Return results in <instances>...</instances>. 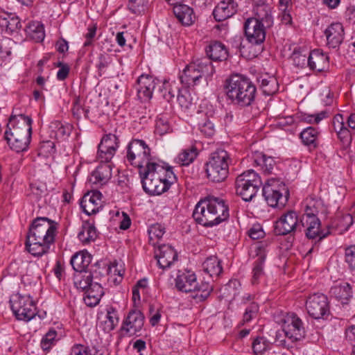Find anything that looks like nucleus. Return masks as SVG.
Returning a JSON list of instances; mask_svg holds the SVG:
<instances>
[{
	"label": "nucleus",
	"instance_id": "obj_60",
	"mask_svg": "<svg viewBox=\"0 0 355 355\" xmlns=\"http://www.w3.org/2000/svg\"><path fill=\"white\" fill-rule=\"evenodd\" d=\"M354 219L353 216L347 214L343 215L339 220L338 223V226L343 231H347L350 226L353 224Z\"/></svg>",
	"mask_w": 355,
	"mask_h": 355
},
{
	"label": "nucleus",
	"instance_id": "obj_29",
	"mask_svg": "<svg viewBox=\"0 0 355 355\" xmlns=\"http://www.w3.org/2000/svg\"><path fill=\"white\" fill-rule=\"evenodd\" d=\"M0 26L6 33L12 35L21 29V24L15 15L3 12L0 17Z\"/></svg>",
	"mask_w": 355,
	"mask_h": 355
},
{
	"label": "nucleus",
	"instance_id": "obj_37",
	"mask_svg": "<svg viewBox=\"0 0 355 355\" xmlns=\"http://www.w3.org/2000/svg\"><path fill=\"white\" fill-rule=\"evenodd\" d=\"M26 35L36 42H42L45 37L44 26L40 21H31L25 28Z\"/></svg>",
	"mask_w": 355,
	"mask_h": 355
},
{
	"label": "nucleus",
	"instance_id": "obj_42",
	"mask_svg": "<svg viewBox=\"0 0 355 355\" xmlns=\"http://www.w3.org/2000/svg\"><path fill=\"white\" fill-rule=\"evenodd\" d=\"M198 155L197 148L191 146L183 150L176 157V162L184 166L190 164Z\"/></svg>",
	"mask_w": 355,
	"mask_h": 355
},
{
	"label": "nucleus",
	"instance_id": "obj_49",
	"mask_svg": "<svg viewBox=\"0 0 355 355\" xmlns=\"http://www.w3.org/2000/svg\"><path fill=\"white\" fill-rule=\"evenodd\" d=\"M259 311V306L257 303L252 302L245 309L243 318V324L250 322L255 318Z\"/></svg>",
	"mask_w": 355,
	"mask_h": 355
},
{
	"label": "nucleus",
	"instance_id": "obj_55",
	"mask_svg": "<svg viewBox=\"0 0 355 355\" xmlns=\"http://www.w3.org/2000/svg\"><path fill=\"white\" fill-rule=\"evenodd\" d=\"M57 332L55 330H49L41 341V347L44 350H48L54 342Z\"/></svg>",
	"mask_w": 355,
	"mask_h": 355
},
{
	"label": "nucleus",
	"instance_id": "obj_22",
	"mask_svg": "<svg viewBox=\"0 0 355 355\" xmlns=\"http://www.w3.org/2000/svg\"><path fill=\"white\" fill-rule=\"evenodd\" d=\"M237 8L238 3L235 0H223L214 8L213 15L216 21H222L233 16Z\"/></svg>",
	"mask_w": 355,
	"mask_h": 355
},
{
	"label": "nucleus",
	"instance_id": "obj_18",
	"mask_svg": "<svg viewBox=\"0 0 355 355\" xmlns=\"http://www.w3.org/2000/svg\"><path fill=\"white\" fill-rule=\"evenodd\" d=\"M253 9L254 17L252 19L257 20L266 27L270 28L273 24V16L272 9L267 1H256Z\"/></svg>",
	"mask_w": 355,
	"mask_h": 355
},
{
	"label": "nucleus",
	"instance_id": "obj_23",
	"mask_svg": "<svg viewBox=\"0 0 355 355\" xmlns=\"http://www.w3.org/2000/svg\"><path fill=\"white\" fill-rule=\"evenodd\" d=\"M267 243L266 242H259L255 245V252L257 257V260L254 263L252 268V284L258 282L259 279L263 274V266L266 257V248Z\"/></svg>",
	"mask_w": 355,
	"mask_h": 355
},
{
	"label": "nucleus",
	"instance_id": "obj_20",
	"mask_svg": "<svg viewBox=\"0 0 355 355\" xmlns=\"http://www.w3.org/2000/svg\"><path fill=\"white\" fill-rule=\"evenodd\" d=\"M155 257L159 268L166 269L177 260L178 254L171 245H162L156 250Z\"/></svg>",
	"mask_w": 355,
	"mask_h": 355
},
{
	"label": "nucleus",
	"instance_id": "obj_50",
	"mask_svg": "<svg viewBox=\"0 0 355 355\" xmlns=\"http://www.w3.org/2000/svg\"><path fill=\"white\" fill-rule=\"evenodd\" d=\"M268 341L262 337H257L252 343V350L255 355H261L266 351Z\"/></svg>",
	"mask_w": 355,
	"mask_h": 355
},
{
	"label": "nucleus",
	"instance_id": "obj_63",
	"mask_svg": "<svg viewBox=\"0 0 355 355\" xmlns=\"http://www.w3.org/2000/svg\"><path fill=\"white\" fill-rule=\"evenodd\" d=\"M85 294L93 297H96V295H97L98 296V298L101 299L103 295V288L98 282H95L92 284V287L85 291Z\"/></svg>",
	"mask_w": 355,
	"mask_h": 355
},
{
	"label": "nucleus",
	"instance_id": "obj_62",
	"mask_svg": "<svg viewBox=\"0 0 355 355\" xmlns=\"http://www.w3.org/2000/svg\"><path fill=\"white\" fill-rule=\"evenodd\" d=\"M200 132L207 137H211L215 132L214 124L209 120L199 124Z\"/></svg>",
	"mask_w": 355,
	"mask_h": 355
},
{
	"label": "nucleus",
	"instance_id": "obj_43",
	"mask_svg": "<svg viewBox=\"0 0 355 355\" xmlns=\"http://www.w3.org/2000/svg\"><path fill=\"white\" fill-rule=\"evenodd\" d=\"M196 96L194 90H177V101L183 108H189Z\"/></svg>",
	"mask_w": 355,
	"mask_h": 355
},
{
	"label": "nucleus",
	"instance_id": "obj_8",
	"mask_svg": "<svg viewBox=\"0 0 355 355\" xmlns=\"http://www.w3.org/2000/svg\"><path fill=\"white\" fill-rule=\"evenodd\" d=\"M236 192L246 202L252 200L256 196L262 182L259 175L253 170H248L237 176Z\"/></svg>",
	"mask_w": 355,
	"mask_h": 355
},
{
	"label": "nucleus",
	"instance_id": "obj_48",
	"mask_svg": "<svg viewBox=\"0 0 355 355\" xmlns=\"http://www.w3.org/2000/svg\"><path fill=\"white\" fill-rule=\"evenodd\" d=\"M148 6V0H129L128 8L134 14L144 13Z\"/></svg>",
	"mask_w": 355,
	"mask_h": 355
},
{
	"label": "nucleus",
	"instance_id": "obj_54",
	"mask_svg": "<svg viewBox=\"0 0 355 355\" xmlns=\"http://www.w3.org/2000/svg\"><path fill=\"white\" fill-rule=\"evenodd\" d=\"M291 58L294 64L298 67L303 68L308 65V57L298 51H293Z\"/></svg>",
	"mask_w": 355,
	"mask_h": 355
},
{
	"label": "nucleus",
	"instance_id": "obj_3",
	"mask_svg": "<svg viewBox=\"0 0 355 355\" xmlns=\"http://www.w3.org/2000/svg\"><path fill=\"white\" fill-rule=\"evenodd\" d=\"M139 174L144 191L151 196L164 193L176 180L171 167L165 168L157 163L142 168Z\"/></svg>",
	"mask_w": 355,
	"mask_h": 355
},
{
	"label": "nucleus",
	"instance_id": "obj_61",
	"mask_svg": "<svg viewBox=\"0 0 355 355\" xmlns=\"http://www.w3.org/2000/svg\"><path fill=\"white\" fill-rule=\"evenodd\" d=\"M265 232L259 224L254 225L248 231V236L253 240L261 239Z\"/></svg>",
	"mask_w": 355,
	"mask_h": 355
},
{
	"label": "nucleus",
	"instance_id": "obj_4",
	"mask_svg": "<svg viewBox=\"0 0 355 355\" xmlns=\"http://www.w3.org/2000/svg\"><path fill=\"white\" fill-rule=\"evenodd\" d=\"M175 287L182 292L193 293L191 297L196 302L205 301L213 290L208 282H201L199 284L196 274L191 271L179 272L175 278Z\"/></svg>",
	"mask_w": 355,
	"mask_h": 355
},
{
	"label": "nucleus",
	"instance_id": "obj_51",
	"mask_svg": "<svg viewBox=\"0 0 355 355\" xmlns=\"http://www.w3.org/2000/svg\"><path fill=\"white\" fill-rule=\"evenodd\" d=\"M320 205V201L315 200L313 199L309 200L306 205L304 213L302 216H307L309 214V216L318 217L319 207Z\"/></svg>",
	"mask_w": 355,
	"mask_h": 355
},
{
	"label": "nucleus",
	"instance_id": "obj_16",
	"mask_svg": "<svg viewBox=\"0 0 355 355\" xmlns=\"http://www.w3.org/2000/svg\"><path fill=\"white\" fill-rule=\"evenodd\" d=\"M32 119L24 114L12 115L7 125L9 137L32 132Z\"/></svg>",
	"mask_w": 355,
	"mask_h": 355
},
{
	"label": "nucleus",
	"instance_id": "obj_38",
	"mask_svg": "<svg viewBox=\"0 0 355 355\" xmlns=\"http://www.w3.org/2000/svg\"><path fill=\"white\" fill-rule=\"evenodd\" d=\"M94 279L97 277H94L91 271L80 272L74 276V285L78 289L86 291L95 282Z\"/></svg>",
	"mask_w": 355,
	"mask_h": 355
},
{
	"label": "nucleus",
	"instance_id": "obj_30",
	"mask_svg": "<svg viewBox=\"0 0 355 355\" xmlns=\"http://www.w3.org/2000/svg\"><path fill=\"white\" fill-rule=\"evenodd\" d=\"M173 12L177 19L184 26L191 25L196 20L193 10L185 4H178L173 7Z\"/></svg>",
	"mask_w": 355,
	"mask_h": 355
},
{
	"label": "nucleus",
	"instance_id": "obj_9",
	"mask_svg": "<svg viewBox=\"0 0 355 355\" xmlns=\"http://www.w3.org/2000/svg\"><path fill=\"white\" fill-rule=\"evenodd\" d=\"M263 196L268 205L272 207H283L289 197V191L286 184L279 179L270 178L263 187Z\"/></svg>",
	"mask_w": 355,
	"mask_h": 355
},
{
	"label": "nucleus",
	"instance_id": "obj_2",
	"mask_svg": "<svg viewBox=\"0 0 355 355\" xmlns=\"http://www.w3.org/2000/svg\"><path fill=\"white\" fill-rule=\"evenodd\" d=\"M193 217L202 226L213 227L229 218V209L223 199L209 196L197 203Z\"/></svg>",
	"mask_w": 355,
	"mask_h": 355
},
{
	"label": "nucleus",
	"instance_id": "obj_5",
	"mask_svg": "<svg viewBox=\"0 0 355 355\" xmlns=\"http://www.w3.org/2000/svg\"><path fill=\"white\" fill-rule=\"evenodd\" d=\"M214 68L211 62L203 58L188 64L180 76L181 83L187 88L200 86V83L206 82L204 74H213Z\"/></svg>",
	"mask_w": 355,
	"mask_h": 355
},
{
	"label": "nucleus",
	"instance_id": "obj_46",
	"mask_svg": "<svg viewBox=\"0 0 355 355\" xmlns=\"http://www.w3.org/2000/svg\"><path fill=\"white\" fill-rule=\"evenodd\" d=\"M14 45V42L10 39H5L0 42V59L3 62H6L10 60L12 53V48Z\"/></svg>",
	"mask_w": 355,
	"mask_h": 355
},
{
	"label": "nucleus",
	"instance_id": "obj_64",
	"mask_svg": "<svg viewBox=\"0 0 355 355\" xmlns=\"http://www.w3.org/2000/svg\"><path fill=\"white\" fill-rule=\"evenodd\" d=\"M57 67H59V70L57 72V78L60 80H64L69 75V67L67 64L59 62L57 64Z\"/></svg>",
	"mask_w": 355,
	"mask_h": 355
},
{
	"label": "nucleus",
	"instance_id": "obj_21",
	"mask_svg": "<svg viewBox=\"0 0 355 355\" xmlns=\"http://www.w3.org/2000/svg\"><path fill=\"white\" fill-rule=\"evenodd\" d=\"M333 127L337 133L343 148L350 147L352 142L354 132L349 130L343 122V115L336 114L333 119Z\"/></svg>",
	"mask_w": 355,
	"mask_h": 355
},
{
	"label": "nucleus",
	"instance_id": "obj_35",
	"mask_svg": "<svg viewBox=\"0 0 355 355\" xmlns=\"http://www.w3.org/2000/svg\"><path fill=\"white\" fill-rule=\"evenodd\" d=\"M92 261V256L87 252L76 253L71 259L70 263L74 270L78 272L86 271Z\"/></svg>",
	"mask_w": 355,
	"mask_h": 355
},
{
	"label": "nucleus",
	"instance_id": "obj_59",
	"mask_svg": "<svg viewBox=\"0 0 355 355\" xmlns=\"http://www.w3.org/2000/svg\"><path fill=\"white\" fill-rule=\"evenodd\" d=\"M108 272L111 275H117L119 277V282H121L124 275L125 270L122 264H119L117 261L112 263L109 267Z\"/></svg>",
	"mask_w": 355,
	"mask_h": 355
},
{
	"label": "nucleus",
	"instance_id": "obj_52",
	"mask_svg": "<svg viewBox=\"0 0 355 355\" xmlns=\"http://www.w3.org/2000/svg\"><path fill=\"white\" fill-rule=\"evenodd\" d=\"M345 259L350 270H355V245L345 248Z\"/></svg>",
	"mask_w": 355,
	"mask_h": 355
},
{
	"label": "nucleus",
	"instance_id": "obj_40",
	"mask_svg": "<svg viewBox=\"0 0 355 355\" xmlns=\"http://www.w3.org/2000/svg\"><path fill=\"white\" fill-rule=\"evenodd\" d=\"M203 270L211 277H218L223 271L220 260L214 256L208 257L202 263Z\"/></svg>",
	"mask_w": 355,
	"mask_h": 355
},
{
	"label": "nucleus",
	"instance_id": "obj_10",
	"mask_svg": "<svg viewBox=\"0 0 355 355\" xmlns=\"http://www.w3.org/2000/svg\"><path fill=\"white\" fill-rule=\"evenodd\" d=\"M10 303L11 309L18 320L29 321L36 315L35 304L30 295H13Z\"/></svg>",
	"mask_w": 355,
	"mask_h": 355
},
{
	"label": "nucleus",
	"instance_id": "obj_19",
	"mask_svg": "<svg viewBox=\"0 0 355 355\" xmlns=\"http://www.w3.org/2000/svg\"><path fill=\"white\" fill-rule=\"evenodd\" d=\"M324 34L327 39V45L329 48L336 49L344 40V28L340 23H332L325 29Z\"/></svg>",
	"mask_w": 355,
	"mask_h": 355
},
{
	"label": "nucleus",
	"instance_id": "obj_53",
	"mask_svg": "<svg viewBox=\"0 0 355 355\" xmlns=\"http://www.w3.org/2000/svg\"><path fill=\"white\" fill-rule=\"evenodd\" d=\"M115 153V152L112 151L111 150L108 149L107 150L105 149H103L102 147L98 145L96 157L101 163H108L111 161Z\"/></svg>",
	"mask_w": 355,
	"mask_h": 355
},
{
	"label": "nucleus",
	"instance_id": "obj_36",
	"mask_svg": "<svg viewBox=\"0 0 355 355\" xmlns=\"http://www.w3.org/2000/svg\"><path fill=\"white\" fill-rule=\"evenodd\" d=\"M78 238L84 244L94 241L97 238V232L94 224L89 221L83 222Z\"/></svg>",
	"mask_w": 355,
	"mask_h": 355
},
{
	"label": "nucleus",
	"instance_id": "obj_7",
	"mask_svg": "<svg viewBox=\"0 0 355 355\" xmlns=\"http://www.w3.org/2000/svg\"><path fill=\"white\" fill-rule=\"evenodd\" d=\"M125 158L132 166L138 168L139 171L156 164L150 155V148L141 139H132L128 144Z\"/></svg>",
	"mask_w": 355,
	"mask_h": 355
},
{
	"label": "nucleus",
	"instance_id": "obj_14",
	"mask_svg": "<svg viewBox=\"0 0 355 355\" xmlns=\"http://www.w3.org/2000/svg\"><path fill=\"white\" fill-rule=\"evenodd\" d=\"M321 223L318 217H312L307 216H302L300 218V231H304L306 238L309 239H318V241L325 238L328 234L329 232L324 233L320 229Z\"/></svg>",
	"mask_w": 355,
	"mask_h": 355
},
{
	"label": "nucleus",
	"instance_id": "obj_1",
	"mask_svg": "<svg viewBox=\"0 0 355 355\" xmlns=\"http://www.w3.org/2000/svg\"><path fill=\"white\" fill-rule=\"evenodd\" d=\"M58 227L57 222L46 217L34 219L26 242L28 251L35 257H41L47 253L55 242Z\"/></svg>",
	"mask_w": 355,
	"mask_h": 355
},
{
	"label": "nucleus",
	"instance_id": "obj_27",
	"mask_svg": "<svg viewBox=\"0 0 355 355\" xmlns=\"http://www.w3.org/2000/svg\"><path fill=\"white\" fill-rule=\"evenodd\" d=\"M205 52L209 61L225 60L228 56V51L226 46L220 42L213 41L206 47Z\"/></svg>",
	"mask_w": 355,
	"mask_h": 355
},
{
	"label": "nucleus",
	"instance_id": "obj_31",
	"mask_svg": "<svg viewBox=\"0 0 355 355\" xmlns=\"http://www.w3.org/2000/svg\"><path fill=\"white\" fill-rule=\"evenodd\" d=\"M256 89L250 80L244 75L235 73L225 80V89Z\"/></svg>",
	"mask_w": 355,
	"mask_h": 355
},
{
	"label": "nucleus",
	"instance_id": "obj_17",
	"mask_svg": "<svg viewBox=\"0 0 355 355\" xmlns=\"http://www.w3.org/2000/svg\"><path fill=\"white\" fill-rule=\"evenodd\" d=\"M262 25L252 17L245 21L244 24L245 34L250 43L259 44L265 40V29L268 27Z\"/></svg>",
	"mask_w": 355,
	"mask_h": 355
},
{
	"label": "nucleus",
	"instance_id": "obj_57",
	"mask_svg": "<svg viewBox=\"0 0 355 355\" xmlns=\"http://www.w3.org/2000/svg\"><path fill=\"white\" fill-rule=\"evenodd\" d=\"M257 81L259 84L260 87H278L279 84L277 79L273 76H261L258 79Z\"/></svg>",
	"mask_w": 355,
	"mask_h": 355
},
{
	"label": "nucleus",
	"instance_id": "obj_45",
	"mask_svg": "<svg viewBox=\"0 0 355 355\" xmlns=\"http://www.w3.org/2000/svg\"><path fill=\"white\" fill-rule=\"evenodd\" d=\"M98 145L101 146L103 149L107 150L109 149L116 153L119 148V139L115 135L110 133L105 135L102 138Z\"/></svg>",
	"mask_w": 355,
	"mask_h": 355
},
{
	"label": "nucleus",
	"instance_id": "obj_34",
	"mask_svg": "<svg viewBox=\"0 0 355 355\" xmlns=\"http://www.w3.org/2000/svg\"><path fill=\"white\" fill-rule=\"evenodd\" d=\"M112 177L111 165L105 163L99 165L93 171L90 181L95 184H105Z\"/></svg>",
	"mask_w": 355,
	"mask_h": 355
},
{
	"label": "nucleus",
	"instance_id": "obj_47",
	"mask_svg": "<svg viewBox=\"0 0 355 355\" xmlns=\"http://www.w3.org/2000/svg\"><path fill=\"white\" fill-rule=\"evenodd\" d=\"M106 318L105 329L108 331H112L117 326L119 320L117 311L112 306L108 307Z\"/></svg>",
	"mask_w": 355,
	"mask_h": 355
},
{
	"label": "nucleus",
	"instance_id": "obj_28",
	"mask_svg": "<svg viewBox=\"0 0 355 355\" xmlns=\"http://www.w3.org/2000/svg\"><path fill=\"white\" fill-rule=\"evenodd\" d=\"M329 65V57L320 49H314L308 56V66L312 70L322 71Z\"/></svg>",
	"mask_w": 355,
	"mask_h": 355
},
{
	"label": "nucleus",
	"instance_id": "obj_56",
	"mask_svg": "<svg viewBox=\"0 0 355 355\" xmlns=\"http://www.w3.org/2000/svg\"><path fill=\"white\" fill-rule=\"evenodd\" d=\"M320 102L325 106L333 104L335 94L331 90H322L318 94Z\"/></svg>",
	"mask_w": 355,
	"mask_h": 355
},
{
	"label": "nucleus",
	"instance_id": "obj_32",
	"mask_svg": "<svg viewBox=\"0 0 355 355\" xmlns=\"http://www.w3.org/2000/svg\"><path fill=\"white\" fill-rule=\"evenodd\" d=\"M330 293L343 304H347L352 297V287L350 284L347 282L331 287Z\"/></svg>",
	"mask_w": 355,
	"mask_h": 355
},
{
	"label": "nucleus",
	"instance_id": "obj_39",
	"mask_svg": "<svg viewBox=\"0 0 355 355\" xmlns=\"http://www.w3.org/2000/svg\"><path fill=\"white\" fill-rule=\"evenodd\" d=\"M319 135L320 132L317 129L313 127H308L302 131L300 138L304 145L315 148L318 145V139Z\"/></svg>",
	"mask_w": 355,
	"mask_h": 355
},
{
	"label": "nucleus",
	"instance_id": "obj_12",
	"mask_svg": "<svg viewBox=\"0 0 355 355\" xmlns=\"http://www.w3.org/2000/svg\"><path fill=\"white\" fill-rule=\"evenodd\" d=\"M306 309L311 317L318 320L329 314V304L327 297L322 293L310 295L306 302Z\"/></svg>",
	"mask_w": 355,
	"mask_h": 355
},
{
	"label": "nucleus",
	"instance_id": "obj_26",
	"mask_svg": "<svg viewBox=\"0 0 355 355\" xmlns=\"http://www.w3.org/2000/svg\"><path fill=\"white\" fill-rule=\"evenodd\" d=\"M72 114L77 120L82 119H89L96 116L94 109L84 106V101L80 95L74 94Z\"/></svg>",
	"mask_w": 355,
	"mask_h": 355
},
{
	"label": "nucleus",
	"instance_id": "obj_44",
	"mask_svg": "<svg viewBox=\"0 0 355 355\" xmlns=\"http://www.w3.org/2000/svg\"><path fill=\"white\" fill-rule=\"evenodd\" d=\"M5 139H6L10 148L17 153L26 150L30 144L29 142H26V141H24L23 139L12 138L10 136L9 137L8 130H6L5 132Z\"/></svg>",
	"mask_w": 355,
	"mask_h": 355
},
{
	"label": "nucleus",
	"instance_id": "obj_6",
	"mask_svg": "<svg viewBox=\"0 0 355 355\" xmlns=\"http://www.w3.org/2000/svg\"><path fill=\"white\" fill-rule=\"evenodd\" d=\"M230 163V155L226 150L218 149L214 151L206 164L207 178L212 182H223L228 175Z\"/></svg>",
	"mask_w": 355,
	"mask_h": 355
},
{
	"label": "nucleus",
	"instance_id": "obj_11",
	"mask_svg": "<svg viewBox=\"0 0 355 355\" xmlns=\"http://www.w3.org/2000/svg\"><path fill=\"white\" fill-rule=\"evenodd\" d=\"M283 331L286 338L292 342L302 340L306 336L304 324L293 312L288 313L284 318Z\"/></svg>",
	"mask_w": 355,
	"mask_h": 355
},
{
	"label": "nucleus",
	"instance_id": "obj_25",
	"mask_svg": "<svg viewBox=\"0 0 355 355\" xmlns=\"http://www.w3.org/2000/svg\"><path fill=\"white\" fill-rule=\"evenodd\" d=\"M102 194L98 191H94L92 195L87 194L83 196L80 202L83 211L87 215L97 213L101 208Z\"/></svg>",
	"mask_w": 355,
	"mask_h": 355
},
{
	"label": "nucleus",
	"instance_id": "obj_15",
	"mask_svg": "<svg viewBox=\"0 0 355 355\" xmlns=\"http://www.w3.org/2000/svg\"><path fill=\"white\" fill-rule=\"evenodd\" d=\"M276 232L279 235H286L296 231H300V220L294 211H288L284 214L276 222Z\"/></svg>",
	"mask_w": 355,
	"mask_h": 355
},
{
	"label": "nucleus",
	"instance_id": "obj_33",
	"mask_svg": "<svg viewBox=\"0 0 355 355\" xmlns=\"http://www.w3.org/2000/svg\"><path fill=\"white\" fill-rule=\"evenodd\" d=\"M256 90H227V96L241 105H249L254 100Z\"/></svg>",
	"mask_w": 355,
	"mask_h": 355
},
{
	"label": "nucleus",
	"instance_id": "obj_13",
	"mask_svg": "<svg viewBox=\"0 0 355 355\" xmlns=\"http://www.w3.org/2000/svg\"><path fill=\"white\" fill-rule=\"evenodd\" d=\"M145 317L139 310H130L123 320L121 331L125 332L129 336H140L144 326Z\"/></svg>",
	"mask_w": 355,
	"mask_h": 355
},
{
	"label": "nucleus",
	"instance_id": "obj_58",
	"mask_svg": "<svg viewBox=\"0 0 355 355\" xmlns=\"http://www.w3.org/2000/svg\"><path fill=\"white\" fill-rule=\"evenodd\" d=\"M165 233V228L161 224H154L152 225L149 230L148 234L150 239H160L163 236Z\"/></svg>",
	"mask_w": 355,
	"mask_h": 355
},
{
	"label": "nucleus",
	"instance_id": "obj_41",
	"mask_svg": "<svg viewBox=\"0 0 355 355\" xmlns=\"http://www.w3.org/2000/svg\"><path fill=\"white\" fill-rule=\"evenodd\" d=\"M137 83L141 89H155L156 87L161 89L166 87V81H162L150 75L142 74L139 77Z\"/></svg>",
	"mask_w": 355,
	"mask_h": 355
},
{
	"label": "nucleus",
	"instance_id": "obj_24",
	"mask_svg": "<svg viewBox=\"0 0 355 355\" xmlns=\"http://www.w3.org/2000/svg\"><path fill=\"white\" fill-rule=\"evenodd\" d=\"M252 160L254 165L260 166L266 174L275 173L277 170L276 162L274 158L267 156L262 152L256 151L252 153Z\"/></svg>",
	"mask_w": 355,
	"mask_h": 355
}]
</instances>
